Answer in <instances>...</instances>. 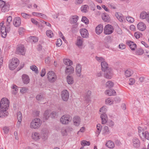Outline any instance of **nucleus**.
Masks as SVG:
<instances>
[{
    "label": "nucleus",
    "instance_id": "obj_62",
    "mask_svg": "<svg viewBox=\"0 0 149 149\" xmlns=\"http://www.w3.org/2000/svg\"><path fill=\"white\" fill-rule=\"evenodd\" d=\"M40 111L35 110L33 112V114L35 116H38L39 115Z\"/></svg>",
    "mask_w": 149,
    "mask_h": 149
},
{
    "label": "nucleus",
    "instance_id": "obj_14",
    "mask_svg": "<svg viewBox=\"0 0 149 149\" xmlns=\"http://www.w3.org/2000/svg\"><path fill=\"white\" fill-rule=\"evenodd\" d=\"M81 36L84 38H86L88 37V33L87 30L85 29H82L80 30Z\"/></svg>",
    "mask_w": 149,
    "mask_h": 149
},
{
    "label": "nucleus",
    "instance_id": "obj_30",
    "mask_svg": "<svg viewBox=\"0 0 149 149\" xmlns=\"http://www.w3.org/2000/svg\"><path fill=\"white\" fill-rule=\"evenodd\" d=\"M148 15V13L146 12L143 11L140 14V18L142 19H146L147 20Z\"/></svg>",
    "mask_w": 149,
    "mask_h": 149
},
{
    "label": "nucleus",
    "instance_id": "obj_58",
    "mask_svg": "<svg viewBox=\"0 0 149 149\" xmlns=\"http://www.w3.org/2000/svg\"><path fill=\"white\" fill-rule=\"evenodd\" d=\"M107 125L109 127H113L114 125V122L111 120H110L107 122Z\"/></svg>",
    "mask_w": 149,
    "mask_h": 149
},
{
    "label": "nucleus",
    "instance_id": "obj_3",
    "mask_svg": "<svg viewBox=\"0 0 149 149\" xmlns=\"http://www.w3.org/2000/svg\"><path fill=\"white\" fill-rule=\"evenodd\" d=\"M19 64V60L17 58H13L9 65V68L11 70L16 68Z\"/></svg>",
    "mask_w": 149,
    "mask_h": 149
},
{
    "label": "nucleus",
    "instance_id": "obj_18",
    "mask_svg": "<svg viewBox=\"0 0 149 149\" xmlns=\"http://www.w3.org/2000/svg\"><path fill=\"white\" fill-rule=\"evenodd\" d=\"M103 26L101 24H100L97 26L95 28V32L96 33L99 35L101 33L103 30Z\"/></svg>",
    "mask_w": 149,
    "mask_h": 149
},
{
    "label": "nucleus",
    "instance_id": "obj_13",
    "mask_svg": "<svg viewBox=\"0 0 149 149\" xmlns=\"http://www.w3.org/2000/svg\"><path fill=\"white\" fill-rule=\"evenodd\" d=\"M126 44L132 50H134L136 47V44L133 42L128 40L126 42Z\"/></svg>",
    "mask_w": 149,
    "mask_h": 149
},
{
    "label": "nucleus",
    "instance_id": "obj_56",
    "mask_svg": "<svg viewBox=\"0 0 149 149\" xmlns=\"http://www.w3.org/2000/svg\"><path fill=\"white\" fill-rule=\"evenodd\" d=\"M12 19V16H9L7 19L6 24H10V23L11 22Z\"/></svg>",
    "mask_w": 149,
    "mask_h": 149
},
{
    "label": "nucleus",
    "instance_id": "obj_1",
    "mask_svg": "<svg viewBox=\"0 0 149 149\" xmlns=\"http://www.w3.org/2000/svg\"><path fill=\"white\" fill-rule=\"evenodd\" d=\"M42 124L41 121L38 118L33 119L30 123V127L32 129H37L39 128Z\"/></svg>",
    "mask_w": 149,
    "mask_h": 149
},
{
    "label": "nucleus",
    "instance_id": "obj_36",
    "mask_svg": "<svg viewBox=\"0 0 149 149\" xmlns=\"http://www.w3.org/2000/svg\"><path fill=\"white\" fill-rule=\"evenodd\" d=\"M64 63L67 66H71L73 64L72 61L70 60L69 59H65L63 60Z\"/></svg>",
    "mask_w": 149,
    "mask_h": 149
},
{
    "label": "nucleus",
    "instance_id": "obj_12",
    "mask_svg": "<svg viewBox=\"0 0 149 149\" xmlns=\"http://www.w3.org/2000/svg\"><path fill=\"white\" fill-rule=\"evenodd\" d=\"M104 74V77L106 78L111 79L112 76V71L111 69H109L105 71Z\"/></svg>",
    "mask_w": 149,
    "mask_h": 149
},
{
    "label": "nucleus",
    "instance_id": "obj_63",
    "mask_svg": "<svg viewBox=\"0 0 149 149\" xmlns=\"http://www.w3.org/2000/svg\"><path fill=\"white\" fill-rule=\"evenodd\" d=\"M31 39L34 43L37 42L38 40V38L36 37L31 36Z\"/></svg>",
    "mask_w": 149,
    "mask_h": 149
},
{
    "label": "nucleus",
    "instance_id": "obj_34",
    "mask_svg": "<svg viewBox=\"0 0 149 149\" xmlns=\"http://www.w3.org/2000/svg\"><path fill=\"white\" fill-rule=\"evenodd\" d=\"M1 35L2 37L5 38L7 36L8 33L6 31L5 29L3 27H1Z\"/></svg>",
    "mask_w": 149,
    "mask_h": 149
},
{
    "label": "nucleus",
    "instance_id": "obj_59",
    "mask_svg": "<svg viewBox=\"0 0 149 149\" xmlns=\"http://www.w3.org/2000/svg\"><path fill=\"white\" fill-rule=\"evenodd\" d=\"M135 82V79L133 78H131L129 79V84L130 85H132Z\"/></svg>",
    "mask_w": 149,
    "mask_h": 149
},
{
    "label": "nucleus",
    "instance_id": "obj_9",
    "mask_svg": "<svg viewBox=\"0 0 149 149\" xmlns=\"http://www.w3.org/2000/svg\"><path fill=\"white\" fill-rule=\"evenodd\" d=\"M62 99L64 101H67L69 97V94L68 91L66 90L63 91L61 93Z\"/></svg>",
    "mask_w": 149,
    "mask_h": 149
},
{
    "label": "nucleus",
    "instance_id": "obj_57",
    "mask_svg": "<svg viewBox=\"0 0 149 149\" xmlns=\"http://www.w3.org/2000/svg\"><path fill=\"white\" fill-rule=\"evenodd\" d=\"M28 89L26 87H22L20 90V92L22 93H25L27 91Z\"/></svg>",
    "mask_w": 149,
    "mask_h": 149
},
{
    "label": "nucleus",
    "instance_id": "obj_7",
    "mask_svg": "<svg viewBox=\"0 0 149 149\" xmlns=\"http://www.w3.org/2000/svg\"><path fill=\"white\" fill-rule=\"evenodd\" d=\"M113 28L112 26L110 24L106 25L104 29V33L106 35L110 34L113 31Z\"/></svg>",
    "mask_w": 149,
    "mask_h": 149
},
{
    "label": "nucleus",
    "instance_id": "obj_60",
    "mask_svg": "<svg viewBox=\"0 0 149 149\" xmlns=\"http://www.w3.org/2000/svg\"><path fill=\"white\" fill-rule=\"evenodd\" d=\"M104 131L105 133L109 134V130L108 126H105L104 127Z\"/></svg>",
    "mask_w": 149,
    "mask_h": 149
},
{
    "label": "nucleus",
    "instance_id": "obj_40",
    "mask_svg": "<svg viewBox=\"0 0 149 149\" xmlns=\"http://www.w3.org/2000/svg\"><path fill=\"white\" fill-rule=\"evenodd\" d=\"M67 80L68 83L69 84H72L73 83V79L71 76H68L67 77Z\"/></svg>",
    "mask_w": 149,
    "mask_h": 149
},
{
    "label": "nucleus",
    "instance_id": "obj_32",
    "mask_svg": "<svg viewBox=\"0 0 149 149\" xmlns=\"http://www.w3.org/2000/svg\"><path fill=\"white\" fill-rule=\"evenodd\" d=\"M83 39L80 37H78L77 38L76 44L78 47L81 46L82 44Z\"/></svg>",
    "mask_w": 149,
    "mask_h": 149
},
{
    "label": "nucleus",
    "instance_id": "obj_21",
    "mask_svg": "<svg viewBox=\"0 0 149 149\" xmlns=\"http://www.w3.org/2000/svg\"><path fill=\"white\" fill-rule=\"evenodd\" d=\"M101 123L102 124H105L107 122V116L105 113H102L100 116Z\"/></svg>",
    "mask_w": 149,
    "mask_h": 149
},
{
    "label": "nucleus",
    "instance_id": "obj_51",
    "mask_svg": "<svg viewBox=\"0 0 149 149\" xmlns=\"http://www.w3.org/2000/svg\"><path fill=\"white\" fill-rule=\"evenodd\" d=\"M1 27L4 28L5 29L6 31L8 33H9L10 31V24H7L6 25V27L5 26H2Z\"/></svg>",
    "mask_w": 149,
    "mask_h": 149
},
{
    "label": "nucleus",
    "instance_id": "obj_6",
    "mask_svg": "<svg viewBox=\"0 0 149 149\" xmlns=\"http://www.w3.org/2000/svg\"><path fill=\"white\" fill-rule=\"evenodd\" d=\"M47 78L49 81L51 82H53L55 81L56 78V76L53 71L49 72L47 73Z\"/></svg>",
    "mask_w": 149,
    "mask_h": 149
},
{
    "label": "nucleus",
    "instance_id": "obj_43",
    "mask_svg": "<svg viewBox=\"0 0 149 149\" xmlns=\"http://www.w3.org/2000/svg\"><path fill=\"white\" fill-rule=\"evenodd\" d=\"M21 15L24 18L27 19L30 18L31 17V15L25 13H21Z\"/></svg>",
    "mask_w": 149,
    "mask_h": 149
},
{
    "label": "nucleus",
    "instance_id": "obj_54",
    "mask_svg": "<svg viewBox=\"0 0 149 149\" xmlns=\"http://www.w3.org/2000/svg\"><path fill=\"white\" fill-rule=\"evenodd\" d=\"M107 111V109L105 106L102 107V108H100V112H102L103 113H105Z\"/></svg>",
    "mask_w": 149,
    "mask_h": 149
},
{
    "label": "nucleus",
    "instance_id": "obj_45",
    "mask_svg": "<svg viewBox=\"0 0 149 149\" xmlns=\"http://www.w3.org/2000/svg\"><path fill=\"white\" fill-rule=\"evenodd\" d=\"M102 126L101 125L99 124H98L97 125V133L98 135H99L100 133V132L101 130Z\"/></svg>",
    "mask_w": 149,
    "mask_h": 149
},
{
    "label": "nucleus",
    "instance_id": "obj_53",
    "mask_svg": "<svg viewBox=\"0 0 149 149\" xmlns=\"http://www.w3.org/2000/svg\"><path fill=\"white\" fill-rule=\"evenodd\" d=\"M96 59L97 61L99 62H102L103 61H104L105 59L102 57H97L96 56Z\"/></svg>",
    "mask_w": 149,
    "mask_h": 149
},
{
    "label": "nucleus",
    "instance_id": "obj_48",
    "mask_svg": "<svg viewBox=\"0 0 149 149\" xmlns=\"http://www.w3.org/2000/svg\"><path fill=\"white\" fill-rule=\"evenodd\" d=\"M17 115L18 120L22 121V116L21 112L19 111L17 113Z\"/></svg>",
    "mask_w": 149,
    "mask_h": 149
},
{
    "label": "nucleus",
    "instance_id": "obj_38",
    "mask_svg": "<svg viewBox=\"0 0 149 149\" xmlns=\"http://www.w3.org/2000/svg\"><path fill=\"white\" fill-rule=\"evenodd\" d=\"M133 72L131 70L128 69L126 70L125 72V75L127 77H129L133 74Z\"/></svg>",
    "mask_w": 149,
    "mask_h": 149
},
{
    "label": "nucleus",
    "instance_id": "obj_41",
    "mask_svg": "<svg viewBox=\"0 0 149 149\" xmlns=\"http://www.w3.org/2000/svg\"><path fill=\"white\" fill-rule=\"evenodd\" d=\"M50 111L49 110H46L44 114V118L46 119H48L50 116Z\"/></svg>",
    "mask_w": 149,
    "mask_h": 149
},
{
    "label": "nucleus",
    "instance_id": "obj_49",
    "mask_svg": "<svg viewBox=\"0 0 149 149\" xmlns=\"http://www.w3.org/2000/svg\"><path fill=\"white\" fill-rule=\"evenodd\" d=\"M144 53L143 50L141 48H139L137 49L136 52V54L138 55H141Z\"/></svg>",
    "mask_w": 149,
    "mask_h": 149
},
{
    "label": "nucleus",
    "instance_id": "obj_11",
    "mask_svg": "<svg viewBox=\"0 0 149 149\" xmlns=\"http://www.w3.org/2000/svg\"><path fill=\"white\" fill-rule=\"evenodd\" d=\"M13 23L14 25L16 27H18L20 26L21 24V19L19 17H15L13 20Z\"/></svg>",
    "mask_w": 149,
    "mask_h": 149
},
{
    "label": "nucleus",
    "instance_id": "obj_25",
    "mask_svg": "<svg viewBox=\"0 0 149 149\" xmlns=\"http://www.w3.org/2000/svg\"><path fill=\"white\" fill-rule=\"evenodd\" d=\"M105 94L109 96H114L116 95V91L113 89L107 90L105 91Z\"/></svg>",
    "mask_w": 149,
    "mask_h": 149
},
{
    "label": "nucleus",
    "instance_id": "obj_39",
    "mask_svg": "<svg viewBox=\"0 0 149 149\" xmlns=\"http://www.w3.org/2000/svg\"><path fill=\"white\" fill-rule=\"evenodd\" d=\"M88 5H85L82 6L81 7V10L83 12L86 13L88 11Z\"/></svg>",
    "mask_w": 149,
    "mask_h": 149
},
{
    "label": "nucleus",
    "instance_id": "obj_19",
    "mask_svg": "<svg viewBox=\"0 0 149 149\" xmlns=\"http://www.w3.org/2000/svg\"><path fill=\"white\" fill-rule=\"evenodd\" d=\"M137 27L138 29L141 31H144L146 28L145 24L142 22H139L137 24Z\"/></svg>",
    "mask_w": 149,
    "mask_h": 149
},
{
    "label": "nucleus",
    "instance_id": "obj_46",
    "mask_svg": "<svg viewBox=\"0 0 149 149\" xmlns=\"http://www.w3.org/2000/svg\"><path fill=\"white\" fill-rule=\"evenodd\" d=\"M114 85L113 83L111 81H109L106 83V85L109 88L112 87Z\"/></svg>",
    "mask_w": 149,
    "mask_h": 149
},
{
    "label": "nucleus",
    "instance_id": "obj_64",
    "mask_svg": "<svg viewBox=\"0 0 149 149\" xmlns=\"http://www.w3.org/2000/svg\"><path fill=\"white\" fill-rule=\"evenodd\" d=\"M43 95H38L36 96V99L38 100H40L43 99Z\"/></svg>",
    "mask_w": 149,
    "mask_h": 149
},
{
    "label": "nucleus",
    "instance_id": "obj_4",
    "mask_svg": "<svg viewBox=\"0 0 149 149\" xmlns=\"http://www.w3.org/2000/svg\"><path fill=\"white\" fill-rule=\"evenodd\" d=\"M72 117L69 115H65L60 119L61 123L63 124H68L72 120Z\"/></svg>",
    "mask_w": 149,
    "mask_h": 149
},
{
    "label": "nucleus",
    "instance_id": "obj_26",
    "mask_svg": "<svg viewBox=\"0 0 149 149\" xmlns=\"http://www.w3.org/2000/svg\"><path fill=\"white\" fill-rule=\"evenodd\" d=\"M74 124L76 126H78L80 123V119L79 117L76 116L73 119Z\"/></svg>",
    "mask_w": 149,
    "mask_h": 149
},
{
    "label": "nucleus",
    "instance_id": "obj_22",
    "mask_svg": "<svg viewBox=\"0 0 149 149\" xmlns=\"http://www.w3.org/2000/svg\"><path fill=\"white\" fill-rule=\"evenodd\" d=\"M74 71L73 68L70 66H67L66 67L65 72L67 74H70L72 73Z\"/></svg>",
    "mask_w": 149,
    "mask_h": 149
},
{
    "label": "nucleus",
    "instance_id": "obj_27",
    "mask_svg": "<svg viewBox=\"0 0 149 149\" xmlns=\"http://www.w3.org/2000/svg\"><path fill=\"white\" fill-rule=\"evenodd\" d=\"M101 65L102 67V70L103 71H105L107 70L108 69V65L105 61L102 62Z\"/></svg>",
    "mask_w": 149,
    "mask_h": 149
},
{
    "label": "nucleus",
    "instance_id": "obj_29",
    "mask_svg": "<svg viewBox=\"0 0 149 149\" xmlns=\"http://www.w3.org/2000/svg\"><path fill=\"white\" fill-rule=\"evenodd\" d=\"M10 5L8 3H6L1 8V11L3 12H8L9 9Z\"/></svg>",
    "mask_w": 149,
    "mask_h": 149
},
{
    "label": "nucleus",
    "instance_id": "obj_37",
    "mask_svg": "<svg viewBox=\"0 0 149 149\" xmlns=\"http://www.w3.org/2000/svg\"><path fill=\"white\" fill-rule=\"evenodd\" d=\"M12 88L13 89L12 93L14 95L16 94L18 90L17 86L15 85H13L12 87Z\"/></svg>",
    "mask_w": 149,
    "mask_h": 149
},
{
    "label": "nucleus",
    "instance_id": "obj_20",
    "mask_svg": "<svg viewBox=\"0 0 149 149\" xmlns=\"http://www.w3.org/2000/svg\"><path fill=\"white\" fill-rule=\"evenodd\" d=\"M82 66L79 64H77L76 71L77 72V76L80 77L81 75Z\"/></svg>",
    "mask_w": 149,
    "mask_h": 149
},
{
    "label": "nucleus",
    "instance_id": "obj_44",
    "mask_svg": "<svg viewBox=\"0 0 149 149\" xmlns=\"http://www.w3.org/2000/svg\"><path fill=\"white\" fill-rule=\"evenodd\" d=\"M46 34L48 37L50 38H52L54 36L53 33L50 30H47L46 31Z\"/></svg>",
    "mask_w": 149,
    "mask_h": 149
},
{
    "label": "nucleus",
    "instance_id": "obj_61",
    "mask_svg": "<svg viewBox=\"0 0 149 149\" xmlns=\"http://www.w3.org/2000/svg\"><path fill=\"white\" fill-rule=\"evenodd\" d=\"M56 42V45L58 47L61 46L62 44V40L60 39H58Z\"/></svg>",
    "mask_w": 149,
    "mask_h": 149
},
{
    "label": "nucleus",
    "instance_id": "obj_24",
    "mask_svg": "<svg viewBox=\"0 0 149 149\" xmlns=\"http://www.w3.org/2000/svg\"><path fill=\"white\" fill-rule=\"evenodd\" d=\"M41 138L44 140H46L48 137V133L47 131H43L42 130L40 134Z\"/></svg>",
    "mask_w": 149,
    "mask_h": 149
},
{
    "label": "nucleus",
    "instance_id": "obj_42",
    "mask_svg": "<svg viewBox=\"0 0 149 149\" xmlns=\"http://www.w3.org/2000/svg\"><path fill=\"white\" fill-rule=\"evenodd\" d=\"M61 132L63 136H66L67 135V132L65 127H63L61 129Z\"/></svg>",
    "mask_w": 149,
    "mask_h": 149
},
{
    "label": "nucleus",
    "instance_id": "obj_47",
    "mask_svg": "<svg viewBox=\"0 0 149 149\" xmlns=\"http://www.w3.org/2000/svg\"><path fill=\"white\" fill-rule=\"evenodd\" d=\"M30 69L33 71H34L35 72L37 73L38 72V70L37 67L35 65H32L30 66Z\"/></svg>",
    "mask_w": 149,
    "mask_h": 149
},
{
    "label": "nucleus",
    "instance_id": "obj_23",
    "mask_svg": "<svg viewBox=\"0 0 149 149\" xmlns=\"http://www.w3.org/2000/svg\"><path fill=\"white\" fill-rule=\"evenodd\" d=\"M22 79L24 83L25 84H27L29 82L30 79L28 75L26 74H23L22 76Z\"/></svg>",
    "mask_w": 149,
    "mask_h": 149
},
{
    "label": "nucleus",
    "instance_id": "obj_8",
    "mask_svg": "<svg viewBox=\"0 0 149 149\" xmlns=\"http://www.w3.org/2000/svg\"><path fill=\"white\" fill-rule=\"evenodd\" d=\"M25 50L24 49V45H19L17 47L16 51V53L17 54L24 55L25 54Z\"/></svg>",
    "mask_w": 149,
    "mask_h": 149
},
{
    "label": "nucleus",
    "instance_id": "obj_2",
    "mask_svg": "<svg viewBox=\"0 0 149 149\" xmlns=\"http://www.w3.org/2000/svg\"><path fill=\"white\" fill-rule=\"evenodd\" d=\"M138 129L139 135L141 138L149 140V133L147 131H144L143 128L140 127H138Z\"/></svg>",
    "mask_w": 149,
    "mask_h": 149
},
{
    "label": "nucleus",
    "instance_id": "obj_10",
    "mask_svg": "<svg viewBox=\"0 0 149 149\" xmlns=\"http://www.w3.org/2000/svg\"><path fill=\"white\" fill-rule=\"evenodd\" d=\"M31 137L33 140L38 141L41 138L40 133L37 132H33L31 134Z\"/></svg>",
    "mask_w": 149,
    "mask_h": 149
},
{
    "label": "nucleus",
    "instance_id": "obj_28",
    "mask_svg": "<svg viewBox=\"0 0 149 149\" xmlns=\"http://www.w3.org/2000/svg\"><path fill=\"white\" fill-rule=\"evenodd\" d=\"M102 19L105 22H109L110 18L109 15L106 13H104L102 15Z\"/></svg>",
    "mask_w": 149,
    "mask_h": 149
},
{
    "label": "nucleus",
    "instance_id": "obj_55",
    "mask_svg": "<svg viewBox=\"0 0 149 149\" xmlns=\"http://www.w3.org/2000/svg\"><path fill=\"white\" fill-rule=\"evenodd\" d=\"M126 19L128 22L131 23H132L134 21V18L132 17H126Z\"/></svg>",
    "mask_w": 149,
    "mask_h": 149
},
{
    "label": "nucleus",
    "instance_id": "obj_35",
    "mask_svg": "<svg viewBox=\"0 0 149 149\" xmlns=\"http://www.w3.org/2000/svg\"><path fill=\"white\" fill-rule=\"evenodd\" d=\"M91 94V91L88 90L86 93V94L84 96L85 100L87 102L89 101L90 100V96Z\"/></svg>",
    "mask_w": 149,
    "mask_h": 149
},
{
    "label": "nucleus",
    "instance_id": "obj_33",
    "mask_svg": "<svg viewBox=\"0 0 149 149\" xmlns=\"http://www.w3.org/2000/svg\"><path fill=\"white\" fill-rule=\"evenodd\" d=\"M79 17L77 15L72 16V18L70 19V21L72 23H76Z\"/></svg>",
    "mask_w": 149,
    "mask_h": 149
},
{
    "label": "nucleus",
    "instance_id": "obj_15",
    "mask_svg": "<svg viewBox=\"0 0 149 149\" xmlns=\"http://www.w3.org/2000/svg\"><path fill=\"white\" fill-rule=\"evenodd\" d=\"M115 16L120 22H123L125 20L124 17L120 13L116 12L115 14Z\"/></svg>",
    "mask_w": 149,
    "mask_h": 149
},
{
    "label": "nucleus",
    "instance_id": "obj_5",
    "mask_svg": "<svg viewBox=\"0 0 149 149\" xmlns=\"http://www.w3.org/2000/svg\"><path fill=\"white\" fill-rule=\"evenodd\" d=\"M9 101L6 98H3L0 102V107L1 109H8L9 107Z\"/></svg>",
    "mask_w": 149,
    "mask_h": 149
},
{
    "label": "nucleus",
    "instance_id": "obj_16",
    "mask_svg": "<svg viewBox=\"0 0 149 149\" xmlns=\"http://www.w3.org/2000/svg\"><path fill=\"white\" fill-rule=\"evenodd\" d=\"M7 109L0 108V118H3L7 116L8 114V113L7 111Z\"/></svg>",
    "mask_w": 149,
    "mask_h": 149
},
{
    "label": "nucleus",
    "instance_id": "obj_17",
    "mask_svg": "<svg viewBox=\"0 0 149 149\" xmlns=\"http://www.w3.org/2000/svg\"><path fill=\"white\" fill-rule=\"evenodd\" d=\"M133 145L134 147L136 148H138L140 146V142L139 140L136 138H134L132 139Z\"/></svg>",
    "mask_w": 149,
    "mask_h": 149
},
{
    "label": "nucleus",
    "instance_id": "obj_52",
    "mask_svg": "<svg viewBox=\"0 0 149 149\" xmlns=\"http://www.w3.org/2000/svg\"><path fill=\"white\" fill-rule=\"evenodd\" d=\"M81 21L86 24H88L89 23L88 19L86 17L84 16L82 17Z\"/></svg>",
    "mask_w": 149,
    "mask_h": 149
},
{
    "label": "nucleus",
    "instance_id": "obj_50",
    "mask_svg": "<svg viewBox=\"0 0 149 149\" xmlns=\"http://www.w3.org/2000/svg\"><path fill=\"white\" fill-rule=\"evenodd\" d=\"M81 144L82 146H89L90 144V142L89 141H87L85 140H83L81 141Z\"/></svg>",
    "mask_w": 149,
    "mask_h": 149
},
{
    "label": "nucleus",
    "instance_id": "obj_31",
    "mask_svg": "<svg viewBox=\"0 0 149 149\" xmlns=\"http://www.w3.org/2000/svg\"><path fill=\"white\" fill-rule=\"evenodd\" d=\"M106 145L110 148H113L115 146L114 143L111 141H108L106 143Z\"/></svg>",
    "mask_w": 149,
    "mask_h": 149
}]
</instances>
